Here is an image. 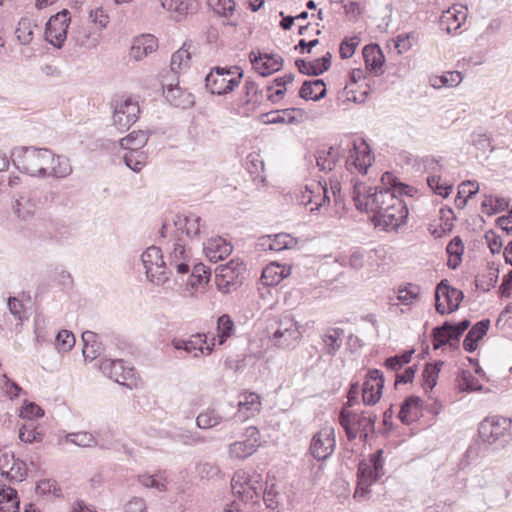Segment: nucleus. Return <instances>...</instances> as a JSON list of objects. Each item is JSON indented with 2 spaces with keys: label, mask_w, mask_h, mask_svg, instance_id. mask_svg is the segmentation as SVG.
Returning a JSON list of instances; mask_svg holds the SVG:
<instances>
[{
  "label": "nucleus",
  "mask_w": 512,
  "mask_h": 512,
  "mask_svg": "<svg viewBox=\"0 0 512 512\" xmlns=\"http://www.w3.org/2000/svg\"><path fill=\"white\" fill-rule=\"evenodd\" d=\"M466 20V13L456 9H449L440 17L439 26L441 30L448 34L456 32Z\"/></svg>",
  "instance_id": "obj_30"
},
{
  "label": "nucleus",
  "mask_w": 512,
  "mask_h": 512,
  "mask_svg": "<svg viewBox=\"0 0 512 512\" xmlns=\"http://www.w3.org/2000/svg\"><path fill=\"white\" fill-rule=\"evenodd\" d=\"M44 414L43 409L34 402H27L21 409L20 416L24 419L32 420L34 418L42 417Z\"/></svg>",
  "instance_id": "obj_63"
},
{
  "label": "nucleus",
  "mask_w": 512,
  "mask_h": 512,
  "mask_svg": "<svg viewBox=\"0 0 512 512\" xmlns=\"http://www.w3.org/2000/svg\"><path fill=\"white\" fill-rule=\"evenodd\" d=\"M377 416L370 411L356 413L342 409L339 416L341 426L344 428L348 440H354L360 436L363 441H367L370 434L375 431V422Z\"/></svg>",
  "instance_id": "obj_4"
},
{
  "label": "nucleus",
  "mask_w": 512,
  "mask_h": 512,
  "mask_svg": "<svg viewBox=\"0 0 512 512\" xmlns=\"http://www.w3.org/2000/svg\"><path fill=\"white\" fill-rule=\"evenodd\" d=\"M99 370L120 385L133 389L137 386L135 369L122 359H101Z\"/></svg>",
  "instance_id": "obj_9"
},
{
  "label": "nucleus",
  "mask_w": 512,
  "mask_h": 512,
  "mask_svg": "<svg viewBox=\"0 0 512 512\" xmlns=\"http://www.w3.org/2000/svg\"><path fill=\"white\" fill-rule=\"evenodd\" d=\"M233 247L221 237L212 238L204 244V252L211 262L223 260L231 254Z\"/></svg>",
  "instance_id": "obj_25"
},
{
  "label": "nucleus",
  "mask_w": 512,
  "mask_h": 512,
  "mask_svg": "<svg viewBox=\"0 0 512 512\" xmlns=\"http://www.w3.org/2000/svg\"><path fill=\"white\" fill-rule=\"evenodd\" d=\"M238 407L239 412L243 414V418L248 419L260 411V396L254 392H245L240 395Z\"/></svg>",
  "instance_id": "obj_35"
},
{
  "label": "nucleus",
  "mask_w": 512,
  "mask_h": 512,
  "mask_svg": "<svg viewBox=\"0 0 512 512\" xmlns=\"http://www.w3.org/2000/svg\"><path fill=\"white\" fill-rule=\"evenodd\" d=\"M420 402L421 399L415 395H411L404 400L398 414V418L403 424L408 425L418 419L421 414Z\"/></svg>",
  "instance_id": "obj_28"
},
{
  "label": "nucleus",
  "mask_w": 512,
  "mask_h": 512,
  "mask_svg": "<svg viewBox=\"0 0 512 512\" xmlns=\"http://www.w3.org/2000/svg\"><path fill=\"white\" fill-rule=\"evenodd\" d=\"M223 421V416L214 408H207L196 418V425L200 429H211Z\"/></svg>",
  "instance_id": "obj_42"
},
{
  "label": "nucleus",
  "mask_w": 512,
  "mask_h": 512,
  "mask_svg": "<svg viewBox=\"0 0 512 512\" xmlns=\"http://www.w3.org/2000/svg\"><path fill=\"white\" fill-rule=\"evenodd\" d=\"M339 159V152L329 147L328 150H318L316 153V165L320 171H331Z\"/></svg>",
  "instance_id": "obj_41"
},
{
  "label": "nucleus",
  "mask_w": 512,
  "mask_h": 512,
  "mask_svg": "<svg viewBox=\"0 0 512 512\" xmlns=\"http://www.w3.org/2000/svg\"><path fill=\"white\" fill-rule=\"evenodd\" d=\"M249 57L253 68L262 77L279 71L283 65L282 57L277 54H262L260 52L256 54L255 52H251Z\"/></svg>",
  "instance_id": "obj_21"
},
{
  "label": "nucleus",
  "mask_w": 512,
  "mask_h": 512,
  "mask_svg": "<svg viewBox=\"0 0 512 512\" xmlns=\"http://www.w3.org/2000/svg\"><path fill=\"white\" fill-rule=\"evenodd\" d=\"M195 339L183 340L173 339L172 346L176 350H184L185 352L192 354L193 357L198 358L200 355H204L203 344L207 343L206 336L196 335Z\"/></svg>",
  "instance_id": "obj_31"
},
{
  "label": "nucleus",
  "mask_w": 512,
  "mask_h": 512,
  "mask_svg": "<svg viewBox=\"0 0 512 512\" xmlns=\"http://www.w3.org/2000/svg\"><path fill=\"white\" fill-rule=\"evenodd\" d=\"M124 161L127 167L135 172L142 170L145 164V156L142 152L129 151L124 156Z\"/></svg>",
  "instance_id": "obj_60"
},
{
  "label": "nucleus",
  "mask_w": 512,
  "mask_h": 512,
  "mask_svg": "<svg viewBox=\"0 0 512 512\" xmlns=\"http://www.w3.org/2000/svg\"><path fill=\"white\" fill-rule=\"evenodd\" d=\"M189 60H190L189 52L185 49H179L171 57V62H170L171 71L174 74L178 73L180 70H182L183 67L188 66Z\"/></svg>",
  "instance_id": "obj_58"
},
{
  "label": "nucleus",
  "mask_w": 512,
  "mask_h": 512,
  "mask_svg": "<svg viewBox=\"0 0 512 512\" xmlns=\"http://www.w3.org/2000/svg\"><path fill=\"white\" fill-rule=\"evenodd\" d=\"M140 113L139 104L131 98L117 101L114 106L113 127L120 133L129 130V128L137 121Z\"/></svg>",
  "instance_id": "obj_12"
},
{
  "label": "nucleus",
  "mask_w": 512,
  "mask_h": 512,
  "mask_svg": "<svg viewBox=\"0 0 512 512\" xmlns=\"http://www.w3.org/2000/svg\"><path fill=\"white\" fill-rule=\"evenodd\" d=\"M478 433L483 442L504 447L512 438V420L503 416L487 417L480 423Z\"/></svg>",
  "instance_id": "obj_7"
},
{
  "label": "nucleus",
  "mask_w": 512,
  "mask_h": 512,
  "mask_svg": "<svg viewBox=\"0 0 512 512\" xmlns=\"http://www.w3.org/2000/svg\"><path fill=\"white\" fill-rule=\"evenodd\" d=\"M19 439L26 443H33L42 439L41 433L36 430L33 422L24 424L19 430Z\"/></svg>",
  "instance_id": "obj_59"
},
{
  "label": "nucleus",
  "mask_w": 512,
  "mask_h": 512,
  "mask_svg": "<svg viewBox=\"0 0 512 512\" xmlns=\"http://www.w3.org/2000/svg\"><path fill=\"white\" fill-rule=\"evenodd\" d=\"M407 216L408 208L404 201L397 196L395 203H391L388 208H385L378 226L385 230H394L405 222Z\"/></svg>",
  "instance_id": "obj_19"
},
{
  "label": "nucleus",
  "mask_w": 512,
  "mask_h": 512,
  "mask_svg": "<svg viewBox=\"0 0 512 512\" xmlns=\"http://www.w3.org/2000/svg\"><path fill=\"white\" fill-rule=\"evenodd\" d=\"M263 494V500L265 505L269 509H277L281 503L282 496L276 489L275 483H266L265 489L261 492Z\"/></svg>",
  "instance_id": "obj_49"
},
{
  "label": "nucleus",
  "mask_w": 512,
  "mask_h": 512,
  "mask_svg": "<svg viewBox=\"0 0 512 512\" xmlns=\"http://www.w3.org/2000/svg\"><path fill=\"white\" fill-rule=\"evenodd\" d=\"M66 439L68 442L80 447H93L97 445L95 437L91 433L85 431L69 433L66 436Z\"/></svg>",
  "instance_id": "obj_51"
},
{
  "label": "nucleus",
  "mask_w": 512,
  "mask_h": 512,
  "mask_svg": "<svg viewBox=\"0 0 512 512\" xmlns=\"http://www.w3.org/2000/svg\"><path fill=\"white\" fill-rule=\"evenodd\" d=\"M57 347L61 351H69L75 345V337L68 330L60 331L56 336Z\"/></svg>",
  "instance_id": "obj_61"
},
{
  "label": "nucleus",
  "mask_w": 512,
  "mask_h": 512,
  "mask_svg": "<svg viewBox=\"0 0 512 512\" xmlns=\"http://www.w3.org/2000/svg\"><path fill=\"white\" fill-rule=\"evenodd\" d=\"M414 350L404 351L401 355H395L389 357L385 361V366L387 369L391 371L400 370L405 364H408L411 361Z\"/></svg>",
  "instance_id": "obj_54"
},
{
  "label": "nucleus",
  "mask_w": 512,
  "mask_h": 512,
  "mask_svg": "<svg viewBox=\"0 0 512 512\" xmlns=\"http://www.w3.org/2000/svg\"><path fill=\"white\" fill-rule=\"evenodd\" d=\"M344 331L341 328H328L321 336L323 352L334 356L341 348Z\"/></svg>",
  "instance_id": "obj_29"
},
{
  "label": "nucleus",
  "mask_w": 512,
  "mask_h": 512,
  "mask_svg": "<svg viewBox=\"0 0 512 512\" xmlns=\"http://www.w3.org/2000/svg\"><path fill=\"white\" fill-rule=\"evenodd\" d=\"M325 95L326 86L322 79L304 81L299 91V96L305 100L318 101L325 97Z\"/></svg>",
  "instance_id": "obj_36"
},
{
  "label": "nucleus",
  "mask_w": 512,
  "mask_h": 512,
  "mask_svg": "<svg viewBox=\"0 0 512 512\" xmlns=\"http://www.w3.org/2000/svg\"><path fill=\"white\" fill-rule=\"evenodd\" d=\"M442 361H437L435 363H428L425 366V369L422 373L423 377V386L425 389L432 390L436 384L438 379V374L441 370V367L443 366Z\"/></svg>",
  "instance_id": "obj_46"
},
{
  "label": "nucleus",
  "mask_w": 512,
  "mask_h": 512,
  "mask_svg": "<svg viewBox=\"0 0 512 512\" xmlns=\"http://www.w3.org/2000/svg\"><path fill=\"white\" fill-rule=\"evenodd\" d=\"M157 48V38L151 34H144L134 38L130 48V56L136 61H140L148 54L156 51Z\"/></svg>",
  "instance_id": "obj_23"
},
{
  "label": "nucleus",
  "mask_w": 512,
  "mask_h": 512,
  "mask_svg": "<svg viewBox=\"0 0 512 512\" xmlns=\"http://www.w3.org/2000/svg\"><path fill=\"white\" fill-rule=\"evenodd\" d=\"M232 488L245 500H253L262 492V476L255 471L238 470L232 478Z\"/></svg>",
  "instance_id": "obj_10"
},
{
  "label": "nucleus",
  "mask_w": 512,
  "mask_h": 512,
  "mask_svg": "<svg viewBox=\"0 0 512 512\" xmlns=\"http://www.w3.org/2000/svg\"><path fill=\"white\" fill-rule=\"evenodd\" d=\"M336 447L335 431L333 427L326 426L315 433L311 439L309 451L318 461L328 459Z\"/></svg>",
  "instance_id": "obj_13"
},
{
  "label": "nucleus",
  "mask_w": 512,
  "mask_h": 512,
  "mask_svg": "<svg viewBox=\"0 0 512 512\" xmlns=\"http://www.w3.org/2000/svg\"><path fill=\"white\" fill-rule=\"evenodd\" d=\"M451 328V322L445 321L441 326L433 328L432 335L434 338V349H438L451 341L448 329Z\"/></svg>",
  "instance_id": "obj_52"
},
{
  "label": "nucleus",
  "mask_w": 512,
  "mask_h": 512,
  "mask_svg": "<svg viewBox=\"0 0 512 512\" xmlns=\"http://www.w3.org/2000/svg\"><path fill=\"white\" fill-rule=\"evenodd\" d=\"M163 89L166 100L175 107L186 109L194 104L193 95L180 88L178 84L164 82Z\"/></svg>",
  "instance_id": "obj_22"
},
{
  "label": "nucleus",
  "mask_w": 512,
  "mask_h": 512,
  "mask_svg": "<svg viewBox=\"0 0 512 512\" xmlns=\"http://www.w3.org/2000/svg\"><path fill=\"white\" fill-rule=\"evenodd\" d=\"M331 58V53L327 52L324 56L314 61L297 59L295 61V66L297 67L298 71L304 75L318 76L329 70L331 66Z\"/></svg>",
  "instance_id": "obj_24"
},
{
  "label": "nucleus",
  "mask_w": 512,
  "mask_h": 512,
  "mask_svg": "<svg viewBox=\"0 0 512 512\" xmlns=\"http://www.w3.org/2000/svg\"><path fill=\"white\" fill-rule=\"evenodd\" d=\"M141 261L150 282L158 286H164L169 281V272L160 248L156 246L148 247L142 253Z\"/></svg>",
  "instance_id": "obj_8"
},
{
  "label": "nucleus",
  "mask_w": 512,
  "mask_h": 512,
  "mask_svg": "<svg viewBox=\"0 0 512 512\" xmlns=\"http://www.w3.org/2000/svg\"><path fill=\"white\" fill-rule=\"evenodd\" d=\"M17 491L0 480V512H18Z\"/></svg>",
  "instance_id": "obj_34"
},
{
  "label": "nucleus",
  "mask_w": 512,
  "mask_h": 512,
  "mask_svg": "<svg viewBox=\"0 0 512 512\" xmlns=\"http://www.w3.org/2000/svg\"><path fill=\"white\" fill-rule=\"evenodd\" d=\"M148 141V134L143 130L132 131L126 137L120 139L119 143L123 149L139 152V149L144 147Z\"/></svg>",
  "instance_id": "obj_40"
},
{
  "label": "nucleus",
  "mask_w": 512,
  "mask_h": 512,
  "mask_svg": "<svg viewBox=\"0 0 512 512\" xmlns=\"http://www.w3.org/2000/svg\"><path fill=\"white\" fill-rule=\"evenodd\" d=\"M217 273V286L219 290L224 293H229L231 287H234L238 282L239 278L246 271L244 263L240 261L231 260L227 264L219 267Z\"/></svg>",
  "instance_id": "obj_17"
},
{
  "label": "nucleus",
  "mask_w": 512,
  "mask_h": 512,
  "mask_svg": "<svg viewBox=\"0 0 512 512\" xmlns=\"http://www.w3.org/2000/svg\"><path fill=\"white\" fill-rule=\"evenodd\" d=\"M359 45V38L358 37H352L349 39H345L340 44V57L342 59H348L353 56L356 47Z\"/></svg>",
  "instance_id": "obj_62"
},
{
  "label": "nucleus",
  "mask_w": 512,
  "mask_h": 512,
  "mask_svg": "<svg viewBox=\"0 0 512 512\" xmlns=\"http://www.w3.org/2000/svg\"><path fill=\"white\" fill-rule=\"evenodd\" d=\"M248 438L243 441H236L229 445L228 453L230 458L243 460L251 456L259 447V431L256 427L247 429Z\"/></svg>",
  "instance_id": "obj_20"
},
{
  "label": "nucleus",
  "mask_w": 512,
  "mask_h": 512,
  "mask_svg": "<svg viewBox=\"0 0 512 512\" xmlns=\"http://www.w3.org/2000/svg\"><path fill=\"white\" fill-rule=\"evenodd\" d=\"M363 57L367 69L374 72L376 75L382 73L385 58L378 45H366L363 48Z\"/></svg>",
  "instance_id": "obj_33"
},
{
  "label": "nucleus",
  "mask_w": 512,
  "mask_h": 512,
  "mask_svg": "<svg viewBox=\"0 0 512 512\" xmlns=\"http://www.w3.org/2000/svg\"><path fill=\"white\" fill-rule=\"evenodd\" d=\"M138 481L142 486L146 488H155L159 491L166 490V480L160 475H139Z\"/></svg>",
  "instance_id": "obj_57"
},
{
  "label": "nucleus",
  "mask_w": 512,
  "mask_h": 512,
  "mask_svg": "<svg viewBox=\"0 0 512 512\" xmlns=\"http://www.w3.org/2000/svg\"><path fill=\"white\" fill-rule=\"evenodd\" d=\"M489 326V319H483L474 324L464 338V350L469 353L474 352L478 347V341L481 340L486 335Z\"/></svg>",
  "instance_id": "obj_26"
},
{
  "label": "nucleus",
  "mask_w": 512,
  "mask_h": 512,
  "mask_svg": "<svg viewBox=\"0 0 512 512\" xmlns=\"http://www.w3.org/2000/svg\"><path fill=\"white\" fill-rule=\"evenodd\" d=\"M201 218L195 214H178L174 218V225L178 230L184 232L188 237H195L200 233Z\"/></svg>",
  "instance_id": "obj_32"
},
{
  "label": "nucleus",
  "mask_w": 512,
  "mask_h": 512,
  "mask_svg": "<svg viewBox=\"0 0 512 512\" xmlns=\"http://www.w3.org/2000/svg\"><path fill=\"white\" fill-rule=\"evenodd\" d=\"M208 5L215 13L226 18L233 16L236 7L234 0H208Z\"/></svg>",
  "instance_id": "obj_50"
},
{
  "label": "nucleus",
  "mask_w": 512,
  "mask_h": 512,
  "mask_svg": "<svg viewBox=\"0 0 512 512\" xmlns=\"http://www.w3.org/2000/svg\"><path fill=\"white\" fill-rule=\"evenodd\" d=\"M420 294V287L416 284L409 283L404 288L398 290V300L404 304L409 305L418 298Z\"/></svg>",
  "instance_id": "obj_56"
},
{
  "label": "nucleus",
  "mask_w": 512,
  "mask_h": 512,
  "mask_svg": "<svg viewBox=\"0 0 512 512\" xmlns=\"http://www.w3.org/2000/svg\"><path fill=\"white\" fill-rule=\"evenodd\" d=\"M164 9L174 12L180 18L197 11L198 5L195 0H160Z\"/></svg>",
  "instance_id": "obj_37"
},
{
  "label": "nucleus",
  "mask_w": 512,
  "mask_h": 512,
  "mask_svg": "<svg viewBox=\"0 0 512 512\" xmlns=\"http://www.w3.org/2000/svg\"><path fill=\"white\" fill-rule=\"evenodd\" d=\"M382 389L381 381L380 384L373 383V381H365L362 388L363 402L367 405L376 404L381 397Z\"/></svg>",
  "instance_id": "obj_45"
},
{
  "label": "nucleus",
  "mask_w": 512,
  "mask_h": 512,
  "mask_svg": "<svg viewBox=\"0 0 512 512\" xmlns=\"http://www.w3.org/2000/svg\"><path fill=\"white\" fill-rule=\"evenodd\" d=\"M195 473H196V476L198 478H200L201 480H203V479L210 480V479H214L217 476H219L221 473V470H220L219 466L214 462L199 461L195 465Z\"/></svg>",
  "instance_id": "obj_47"
},
{
  "label": "nucleus",
  "mask_w": 512,
  "mask_h": 512,
  "mask_svg": "<svg viewBox=\"0 0 512 512\" xmlns=\"http://www.w3.org/2000/svg\"><path fill=\"white\" fill-rule=\"evenodd\" d=\"M71 40L79 47L95 48L98 45L97 36L93 35L90 29L83 25L72 30Z\"/></svg>",
  "instance_id": "obj_39"
},
{
  "label": "nucleus",
  "mask_w": 512,
  "mask_h": 512,
  "mask_svg": "<svg viewBox=\"0 0 512 512\" xmlns=\"http://www.w3.org/2000/svg\"><path fill=\"white\" fill-rule=\"evenodd\" d=\"M315 199H316V189L313 188V182L310 184H307L305 186V189L300 192V194L297 196V200L299 204L303 206H308L310 204L315 205Z\"/></svg>",
  "instance_id": "obj_64"
},
{
  "label": "nucleus",
  "mask_w": 512,
  "mask_h": 512,
  "mask_svg": "<svg viewBox=\"0 0 512 512\" xmlns=\"http://www.w3.org/2000/svg\"><path fill=\"white\" fill-rule=\"evenodd\" d=\"M373 160L374 156L368 144L364 140L354 141L346 159V166L348 170L352 171L354 168L359 173L366 174Z\"/></svg>",
  "instance_id": "obj_15"
},
{
  "label": "nucleus",
  "mask_w": 512,
  "mask_h": 512,
  "mask_svg": "<svg viewBox=\"0 0 512 512\" xmlns=\"http://www.w3.org/2000/svg\"><path fill=\"white\" fill-rule=\"evenodd\" d=\"M192 264L191 251L185 248L180 239L174 242L172 250L168 253V263L166 264L169 274L172 269H175L179 275L188 274Z\"/></svg>",
  "instance_id": "obj_16"
},
{
  "label": "nucleus",
  "mask_w": 512,
  "mask_h": 512,
  "mask_svg": "<svg viewBox=\"0 0 512 512\" xmlns=\"http://www.w3.org/2000/svg\"><path fill=\"white\" fill-rule=\"evenodd\" d=\"M383 453L382 449H378L370 456L369 462L359 463L354 498H367L370 493L369 487L385 474Z\"/></svg>",
  "instance_id": "obj_5"
},
{
  "label": "nucleus",
  "mask_w": 512,
  "mask_h": 512,
  "mask_svg": "<svg viewBox=\"0 0 512 512\" xmlns=\"http://www.w3.org/2000/svg\"><path fill=\"white\" fill-rule=\"evenodd\" d=\"M313 188L316 189V197H320V201L315 199V205L310 208L311 213H315L330 204V197L328 195L326 183L323 185L320 181L313 182Z\"/></svg>",
  "instance_id": "obj_53"
},
{
  "label": "nucleus",
  "mask_w": 512,
  "mask_h": 512,
  "mask_svg": "<svg viewBox=\"0 0 512 512\" xmlns=\"http://www.w3.org/2000/svg\"><path fill=\"white\" fill-rule=\"evenodd\" d=\"M36 27L37 24L33 20L29 18H21L15 31L18 41L22 45L30 44L33 40L34 29Z\"/></svg>",
  "instance_id": "obj_43"
},
{
  "label": "nucleus",
  "mask_w": 512,
  "mask_h": 512,
  "mask_svg": "<svg viewBox=\"0 0 512 512\" xmlns=\"http://www.w3.org/2000/svg\"><path fill=\"white\" fill-rule=\"evenodd\" d=\"M217 338L218 344L222 345L232 335L234 331V323L230 316L224 314L217 320Z\"/></svg>",
  "instance_id": "obj_48"
},
{
  "label": "nucleus",
  "mask_w": 512,
  "mask_h": 512,
  "mask_svg": "<svg viewBox=\"0 0 512 512\" xmlns=\"http://www.w3.org/2000/svg\"><path fill=\"white\" fill-rule=\"evenodd\" d=\"M268 247L270 250L282 251L285 249H292L297 245V239L287 233H279L267 238Z\"/></svg>",
  "instance_id": "obj_44"
},
{
  "label": "nucleus",
  "mask_w": 512,
  "mask_h": 512,
  "mask_svg": "<svg viewBox=\"0 0 512 512\" xmlns=\"http://www.w3.org/2000/svg\"><path fill=\"white\" fill-rule=\"evenodd\" d=\"M27 474L26 464L15 459L13 453L4 452L0 455V475L11 483L22 482Z\"/></svg>",
  "instance_id": "obj_18"
},
{
  "label": "nucleus",
  "mask_w": 512,
  "mask_h": 512,
  "mask_svg": "<svg viewBox=\"0 0 512 512\" xmlns=\"http://www.w3.org/2000/svg\"><path fill=\"white\" fill-rule=\"evenodd\" d=\"M428 186L439 196L446 198L452 191V185L441 183L440 174L429 175L427 178Z\"/></svg>",
  "instance_id": "obj_55"
},
{
  "label": "nucleus",
  "mask_w": 512,
  "mask_h": 512,
  "mask_svg": "<svg viewBox=\"0 0 512 512\" xmlns=\"http://www.w3.org/2000/svg\"><path fill=\"white\" fill-rule=\"evenodd\" d=\"M71 22L70 12L67 9L51 16L46 23L45 39L55 48H62L67 39V30Z\"/></svg>",
  "instance_id": "obj_11"
},
{
  "label": "nucleus",
  "mask_w": 512,
  "mask_h": 512,
  "mask_svg": "<svg viewBox=\"0 0 512 512\" xmlns=\"http://www.w3.org/2000/svg\"><path fill=\"white\" fill-rule=\"evenodd\" d=\"M11 160L19 171L33 177L65 178L72 173L69 159L54 154L48 148L15 147Z\"/></svg>",
  "instance_id": "obj_1"
},
{
  "label": "nucleus",
  "mask_w": 512,
  "mask_h": 512,
  "mask_svg": "<svg viewBox=\"0 0 512 512\" xmlns=\"http://www.w3.org/2000/svg\"><path fill=\"white\" fill-rule=\"evenodd\" d=\"M463 292L446 284L445 280H442L435 291V308L436 311L441 314H448L456 311L463 299Z\"/></svg>",
  "instance_id": "obj_14"
},
{
  "label": "nucleus",
  "mask_w": 512,
  "mask_h": 512,
  "mask_svg": "<svg viewBox=\"0 0 512 512\" xmlns=\"http://www.w3.org/2000/svg\"><path fill=\"white\" fill-rule=\"evenodd\" d=\"M242 78L239 66L214 67L205 78L206 88L212 94L224 95L238 87Z\"/></svg>",
  "instance_id": "obj_6"
},
{
  "label": "nucleus",
  "mask_w": 512,
  "mask_h": 512,
  "mask_svg": "<svg viewBox=\"0 0 512 512\" xmlns=\"http://www.w3.org/2000/svg\"><path fill=\"white\" fill-rule=\"evenodd\" d=\"M84 343L83 356L85 360H94L100 356L103 348L102 344L98 341V336L92 331H86L82 334Z\"/></svg>",
  "instance_id": "obj_38"
},
{
  "label": "nucleus",
  "mask_w": 512,
  "mask_h": 512,
  "mask_svg": "<svg viewBox=\"0 0 512 512\" xmlns=\"http://www.w3.org/2000/svg\"><path fill=\"white\" fill-rule=\"evenodd\" d=\"M396 194L391 188L368 187L364 183L355 182L352 190V199L357 210L373 214V221L376 226L385 208L395 203Z\"/></svg>",
  "instance_id": "obj_2"
},
{
  "label": "nucleus",
  "mask_w": 512,
  "mask_h": 512,
  "mask_svg": "<svg viewBox=\"0 0 512 512\" xmlns=\"http://www.w3.org/2000/svg\"><path fill=\"white\" fill-rule=\"evenodd\" d=\"M290 273V266L270 263L263 269L261 280L266 286H275L288 277Z\"/></svg>",
  "instance_id": "obj_27"
},
{
  "label": "nucleus",
  "mask_w": 512,
  "mask_h": 512,
  "mask_svg": "<svg viewBox=\"0 0 512 512\" xmlns=\"http://www.w3.org/2000/svg\"><path fill=\"white\" fill-rule=\"evenodd\" d=\"M266 333L273 346L280 349L293 348L302 338L299 325L291 314L271 318L266 326Z\"/></svg>",
  "instance_id": "obj_3"
}]
</instances>
